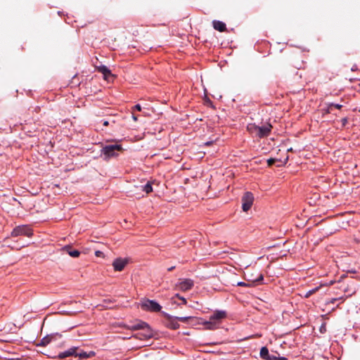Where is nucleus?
<instances>
[{
	"mask_svg": "<svg viewBox=\"0 0 360 360\" xmlns=\"http://www.w3.org/2000/svg\"><path fill=\"white\" fill-rule=\"evenodd\" d=\"M126 328L131 330H143V333L136 335L141 340H148L153 336V332L150 326L143 321L139 320L135 324L127 326Z\"/></svg>",
	"mask_w": 360,
	"mask_h": 360,
	"instance_id": "1",
	"label": "nucleus"
},
{
	"mask_svg": "<svg viewBox=\"0 0 360 360\" xmlns=\"http://www.w3.org/2000/svg\"><path fill=\"white\" fill-rule=\"evenodd\" d=\"M272 127L270 124H264L262 127L257 126L255 124H250L248 126V130L252 134L259 138L267 136L271 129Z\"/></svg>",
	"mask_w": 360,
	"mask_h": 360,
	"instance_id": "2",
	"label": "nucleus"
},
{
	"mask_svg": "<svg viewBox=\"0 0 360 360\" xmlns=\"http://www.w3.org/2000/svg\"><path fill=\"white\" fill-rule=\"evenodd\" d=\"M124 150L120 144H110L103 147L101 150L102 155H104L105 160L117 157Z\"/></svg>",
	"mask_w": 360,
	"mask_h": 360,
	"instance_id": "3",
	"label": "nucleus"
},
{
	"mask_svg": "<svg viewBox=\"0 0 360 360\" xmlns=\"http://www.w3.org/2000/svg\"><path fill=\"white\" fill-rule=\"evenodd\" d=\"M141 307L143 310L150 311H160L162 309V307L155 301L145 300L141 302Z\"/></svg>",
	"mask_w": 360,
	"mask_h": 360,
	"instance_id": "4",
	"label": "nucleus"
},
{
	"mask_svg": "<svg viewBox=\"0 0 360 360\" xmlns=\"http://www.w3.org/2000/svg\"><path fill=\"white\" fill-rule=\"evenodd\" d=\"M254 196L252 193L246 192L242 197V208L244 212H248L252 207Z\"/></svg>",
	"mask_w": 360,
	"mask_h": 360,
	"instance_id": "5",
	"label": "nucleus"
},
{
	"mask_svg": "<svg viewBox=\"0 0 360 360\" xmlns=\"http://www.w3.org/2000/svg\"><path fill=\"white\" fill-rule=\"evenodd\" d=\"M194 285V282L190 278L179 279L176 285V289L186 292L191 290Z\"/></svg>",
	"mask_w": 360,
	"mask_h": 360,
	"instance_id": "6",
	"label": "nucleus"
},
{
	"mask_svg": "<svg viewBox=\"0 0 360 360\" xmlns=\"http://www.w3.org/2000/svg\"><path fill=\"white\" fill-rule=\"evenodd\" d=\"M33 234L32 230L28 226H15L13 230L11 235L12 236H25L31 237Z\"/></svg>",
	"mask_w": 360,
	"mask_h": 360,
	"instance_id": "7",
	"label": "nucleus"
},
{
	"mask_svg": "<svg viewBox=\"0 0 360 360\" xmlns=\"http://www.w3.org/2000/svg\"><path fill=\"white\" fill-rule=\"evenodd\" d=\"M226 317V312L225 311H215L212 316H210V320L213 321L219 325L221 321Z\"/></svg>",
	"mask_w": 360,
	"mask_h": 360,
	"instance_id": "8",
	"label": "nucleus"
},
{
	"mask_svg": "<svg viewBox=\"0 0 360 360\" xmlns=\"http://www.w3.org/2000/svg\"><path fill=\"white\" fill-rule=\"evenodd\" d=\"M176 317H173L172 316L167 315V319L165 321V326L167 328L172 329V330H176L179 328V324L177 322Z\"/></svg>",
	"mask_w": 360,
	"mask_h": 360,
	"instance_id": "9",
	"label": "nucleus"
},
{
	"mask_svg": "<svg viewBox=\"0 0 360 360\" xmlns=\"http://www.w3.org/2000/svg\"><path fill=\"white\" fill-rule=\"evenodd\" d=\"M127 263L128 260L127 259L117 258L112 262L114 270L117 271H122Z\"/></svg>",
	"mask_w": 360,
	"mask_h": 360,
	"instance_id": "10",
	"label": "nucleus"
},
{
	"mask_svg": "<svg viewBox=\"0 0 360 360\" xmlns=\"http://www.w3.org/2000/svg\"><path fill=\"white\" fill-rule=\"evenodd\" d=\"M77 349H78V347H72L65 352L59 353L57 358L58 359H65L66 357L71 356H76Z\"/></svg>",
	"mask_w": 360,
	"mask_h": 360,
	"instance_id": "11",
	"label": "nucleus"
},
{
	"mask_svg": "<svg viewBox=\"0 0 360 360\" xmlns=\"http://www.w3.org/2000/svg\"><path fill=\"white\" fill-rule=\"evenodd\" d=\"M98 72L103 75V77L106 80H110L114 77V75L111 73V71L105 65H101L97 68Z\"/></svg>",
	"mask_w": 360,
	"mask_h": 360,
	"instance_id": "12",
	"label": "nucleus"
},
{
	"mask_svg": "<svg viewBox=\"0 0 360 360\" xmlns=\"http://www.w3.org/2000/svg\"><path fill=\"white\" fill-rule=\"evenodd\" d=\"M213 27L219 32H225L226 30V25L224 22L219 20H213Z\"/></svg>",
	"mask_w": 360,
	"mask_h": 360,
	"instance_id": "13",
	"label": "nucleus"
},
{
	"mask_svg": "<svg viewBox=\"0 0 360 360\" xmlns=\"http://www.w3.org/2000/svg\"><path fill=\"white\" fill-rule=\"evenodd\" d=\"M63 251L66 252L70 256L72 257H78L80 255L79 251L77 250H72L71 246L65 245L62 248Z\"/></svg>",
	"mask_w": 360,
	"mask_h": 360,
	"instance_id": "14",
	"label": "nucleus"
},
{
	"mask_svg": "<svg viewBox=\"0 0 360 360\" xmlns=\"http://www.w3.org/2000/svg\"><path fill=\"white\" fill-rule=\"evenodd\" d=\"M54 335H50L44 337L40 342L37 344V346L45 347L49 345L53 339Z\"/></svg>",
	"mask_w": 360,
	"mask_h": 360,
	"instance_id": "15",
	"label": "nucleus"
},
{
	"mask_svg": "<svg viewBox=\"0 0 360 360\" xmlns=\"http://www.w3.org/2000/svg\"><path fill=\"white\" fill-rule=\"evenodd\" d=\"M202 324L205 326V328L207 330H214L218 327V325H217V323H215V322H214L213 321L210 320V319H209L208 321L202 322Z\"/></svg>",
	"mask_w": 360,
	"mask_h": 360,
	"instance_id": "16",
	"label": "nucleus"
},
{
	"mask_svg": "<svg viewBox=\"0 0 360 360\" xmlns=\"http://www.w3.org/2000/svg\"><path fill=\"white\" fill-rule=\"evenodd\" d=\"M94 352H90L89 353L86 352H81L79 353L77 352L76 356H78L79 359H88L94 356Z\"/></svg>",
	"mask_w": 360,
	"mask_h": 360,
	"instance_id": "17",
	"label": "nucleus"
},
{
	"mask_svg": "<svg viewBox=\"0 0 360 360\" xmlns=\"http://www.w3.org/2000/svg\"><path fill=\"white\" fill-rule=\"evenodd\" d=\"M269 349L266 347L261 348L259 355L262 359L266 360L269 357Z\"/></svg>",
	"mask_w": 360,
	"mask_h": 360,
	"instance_id": "18",
	"label": "nucleus"
},
{
	"mask_svg": "<svg viewBox=\"0 0 360 360\" xmlns=\"http://www.w3.org/2000/svg\"><path fill=\"white\" fill-rule=\"evenodd\" d=\"M342 107V105L340 104H335V103H329V104H328V107H327V112H328V113L332 112L333 108H337V109H340Z\"/></svg>",
	"mask_w": 360,
	"mask_h": 360,
	"instance_id": "19",
	"label": "nucleus"
},
{
	"mask_svg": "<svg viewBox=\"0 0 360 360\" xmlns=\"http://www.w3.org/2000/svg\"><path fill=\"white\" fill-rule=\"evenodd\" d=\"M143 191L146 193H149L153 191L152 184L150 182H148L145 186H143Z\"/></svg>",
	"mask_w": 360,
	"mask_h": 360,
	"instance_id": "20",
	"label": "nucleus"
},
{
	"mask_svg": "<svg viewBox=\"0 0 360 360\" xmlns=\"http://www.w3.org/2000/svg\"><path fill=\"white\" fill-rule=\"evenodd\" d=\"M176 319L183 323H187L189 320L195 319L193 316H176Z\"/></svg>",
	"mask_w": 360,
	"mask_h": 360,
	"instance_id": "21",
	"label": "nucleus"
},
{
	"mask_svg": "<svg viewBox=\"0 0 360 360\" xmlns=\"http://www.w3.org/2000/svg\"><path fill=\"white\" fill-rule=\"evenodd\" d=\"M263 275L262 274H259V276L255 279V280H252V283H259L260 282H262L263 281Z\"/></svg>",
	"mask_w": 360,
	"mask_h": 360,
	"instance_id": "22",
	"label": "nucleus"
},
{
	"mask_svg": "<svg viewBox=\"0 0 360 360\" xmlns=\"http://www.w3.org/2000/svg\"><path fill=\"white\" fill-rule=\"evenodd\" d=\"M277 161L276 159L275 158H270L267 160V165L268 166L271 167L273 165H274V163Z\"/></svg>",
	"mask_w": 360,
	"mask_h": 360,
	"instance_id": "23",
	"label": "nucleus"
},
{
	"mask_svg": "<svg viewBox=\"0 0 360 360\" xmlns=\"http://www.w3.org/2000/svg\"><path fill=\"white\" fill-rule=\"evenodd\" d=\"M175 297L179 298L180 300V301H182V303L184 304H186V303H187L186 300L184 297H181L179 294H176Z\"/></svg>",
	"mask_w": 360,
	"mask_h": 360,
	"instance_id": "24",
	"label": "nucleus"
},
{
	"mask_svg": "<svg viewBox=\"0 0 360 360\" xmlns=\"http://www.w3.org/2000/svg\"><path fill=\"white\" fill-rule=\"evenodd\" d=\"M95 255L96 257H104L103 252L102 251H100V250L96 251Z\"/></svg>",
	"mask_w": 360,
	"mask_h": 360,
	"instance_id": "25",
	"label": "nucleus"
},
{
	"mask_svg": "<svg viewBox=\"0 0 360 360\" xmlns=\"http://www.w3.org/2000/svg\"><path fill=\"white\" fill-rule=\"evenodd\" d=\"M266 360H277V356L274 354H269V357Z\"/></svg>",
	"mask_w": 360,
	"mask_h": 360,
	"instance_id": "26",
	"label": "nucleus"
},
{
	"mask_svg": "<svg viewBox=\"0 0 360 360\" xmlns=\"http://www.w3.org/2000/svg\"><path fill=\"white\" fill-rule=\"evenodd\" d=\"M237 285L238 286H243V287H246V286H249V284L245 283V282H238L237 283Z\"/></svg>",
	"mask_w": 360,
	"mask_h": 360,
	"instance_id": "27",
	"label": "nucleus"
},
{
	"mask_svg": "<svg viewBox=\"0 0 360 360\" xmlns=\"http://www.w3.org/2000/svg\"><path fill=\"white\" fill-rule=\"evenodd\" d=\"M134 109H136L138 111H141V106L139 104H136L134 106Z\"/></svg>",
	"mask_w": 360,
	"mask_h": 360,
	"instance_id": "28",
	"label": "nucleus"
},
{
	"mask_svg": "<svg viewBox=\"0 0 360 360\" xmlns=\"http://www.w3.org/2000/svg\"><path fill=\"white\" fill-rule=\"evenodd\" d=\"M342 126H345L347 123V118L345 117L342 119Z\"/></svg>",
	"mask_w": 360,
	"mask_h": 360,
	"instance_id": "29",
	"label": "nucleus"
},
{
	"mask_svg": "<svg viewBox=\"0 0 360 360\" xmlns=\"http://www.w3.org/2000/svg\"><path fill=\"white\" fill-rule=\"evenodd\" d=\"M103 126H108L110 124V122L108 120H103Z\"/></svg>",
	"mask_w": 360,
	"mask_h": 360,
	"instance_id": "30",
	"label": "nucleus"
},
{
	"mask_svg": "<svg viewBox=\"0 0 360 360\" xmlns=\"http://www.w3.org/2000/svg\"><path fill=\"white\" fill-rule=\"evenodd\" d=\"M287 359L285 357H283V356H281V357H278L277 356V360H286Z\"/></svg>",
	"mask_w": 360,
	"mask_h": 360,
	"instance_id": "31",
	"label": "nucleus"
},
{
	"mask_svg": "<svg viewBox=\"0 0 360 360\" xmlns=\"http://www.w3.org/2000/svg\"><path fill=\"white\" fill-rule=\"evenodd\" d=\"M174 269H175V266H171V267L168 268V269H167V270H168L169 271H173Z\"/></svg>",
	"mask_w": 360,
	"mask_h": 360,
	"instance_id": "32",
	"label": "nucleus"
},
{
	"mask_svg": "<svg viewBox=\"0 0 360 360\" xmlns=\"http://www.w3.org/2000/svg\"><path fill=\"white\" fill-rule=\"evenodd\" d=\"M337 300H338V299H337V298H333V299H332V300H331V302H331V303H333V304H334V303L335 302V301H337Z\"/></svg>",
	"mask_w": 360,
	"mask_h": 360,
	"instance_id": "33",
	"label": "nucleus"
},
{
	"mask_svg": "<svg viewBox=\"0 0 360 360\" xmlns=\"http://www.w3.org/2000/svg\"><path fill=\"white\" fill-rule=\"evenodd\" d=\"M212 143V141H208V142H206L205 144L206 146H210V145H211Z\"/></svg>",
	"mask_w": 360,
	"mask_h": 360,
	"instance_id": "34",
	"label": "nucleus"
},
{
	"mask_svg": "<svg viewBox=\"0 0 360 360\" xmlns=\"http://www.w3.org/2000/svg\"><path fill=\"white\" fill-rule=\"evenodd\" d=\"M132 117H133L134 120H135V121L137 120V117L135 116L134 115H133Z\"/></svg>",
	"mask_w": 360,
	"mask_h": 360,
	"instance_id": "35",
	"label": "nucleus"
}]
</instances>
